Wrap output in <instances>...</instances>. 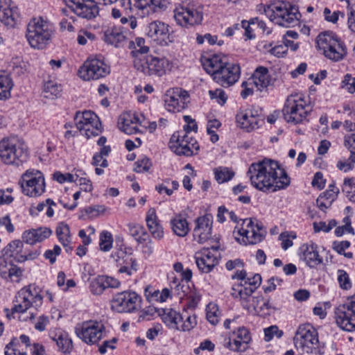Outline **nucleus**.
<instances>
[{
	"mask_svg": "<svg viewBox=\"0 0 355 355\" xmlns=\"http://www.w3.org/2000/svg\"><path fill=\"white\" fill-rule=\"evenodd\" d=\"M248 175L253 187L263 192H275L290 184V178L284 169L270 159L251 164Z\"/></svg>",
	"mask_w": 355,
	"mask_h": 355,
	"instance_id": "1",
	"label": "nucleus"
},
{
	"mask_svg": "<svg viewBox=\"0 0 355 355\" xmlns=\"http://www.w3.org/2000/svg\"><path fill=\"white\" fill-rule=\"evenodd\" d=\"M201 62L207 73L211 75L216 83L224 87L233 85L240 77L239 65L228 62L225 56L214 54L203 57Z\"/></svg>",
	"mask_w": 355,
	"mask_h": 355,
	"instance_id": "2",
	"label": "nucleus"
},
{
	"mask_svg": "<svg viewBox=\"0 0 355 355\" xmlns=\"http://www.w3.org/2000/svg\"><path fill=\"white\" fill-rule=\"evenodd\" d=\"M270 20L279 26L289 28L299 24L301 14L298 7L289 1H277L264 9Z\"/></svg>",
	"mask_w": 355,
	"mask_h": 355,
	"instance_id": "3",
	"label": "nucleus"
},
{
	"mask_svg": "<svg viewBox=\"0 0 355 355\" xmlns=\"http://www.w3.org/2000/svg\"><path fill=\"white\" fill-rule=\"evenodd\" d=\"M318 49L322 51L323 55L328 59L338 62L347 55L346 46L333 32L326 31L320 33L316 39Z\"/></svg>",
	"mask_w": 355,
	"mask_h": 355,
	"instance_id": "4",
	"label": "nucleus"
},
{
	"mask_svg": "<svg viewBox=\"0 0 355 355\" xmlns=\"http://www.w3.org/2000/svg\"><path fill=\"white\" fill-rule=\"evenodd\" d=\"M27 158V148L24 142L15 138L0 141V159L4 164L19 166Z\"/></svg>",
	"mask_w": 355,
	"mask_h": 355,
	"instance_id": "5",
	"label": "nucleus"
},
{
	"mask_svg": "<svg viewBox=\"0 0 355 355\" xmlns=\"http://www.w3.org/2000/svg\"><path fill=\"white\" fill-rule=\"evenodd\" d=\"M22 193L29 197L40 196L45 191V180L42 173L31 168L22 174L19 181Z\"/></svg>",
	"mask_w": 355,
	"mask_h": 355,
	"instance_id": "6",
	"label": "nucleus"
},
{
	"mask_svg": "<svg viewBox=\"0 0 355 355\" xmlns=\"http://www.w3.org/2000/svg\"><path fill=\"white\" fill-rule=\"evenodd\" d=\"M43 297L35 285L30 284L19 291L15 296V304L12 313H24L31 306L35 309L42 304Z\"/></svg>",
	"mask_w": 355,
	"mask_h": 355,
	"instance_id": "7",
	"label": "nucleus"
},
{
	"mask_svg": "<svg viewBox=\"0 0 355 355\" xmlns=\"http://www.w3.org/2000/svg\"><path fill=\"white\" fill-rule=\"evenodd\" d=\"M51 33L46 21L33 19L28 25L26 37L32 47L43 49L50 41Z\"/></svg>",
	"mask_w": 355,
	"mask_h": 355,
	"instance_id": "8",
	"label": "nucleus"
},
{
	"mask_svg": "<svg viewBox=\"0 0 355 355\" xmlns=\"http://www.w3.org/2000/svg\"><path fill=\"white\" fill-rule=\"evenodd\" d=\"M135 68L146 76L156 75L159 77L164 75L171 69V62L166 58H157L149 55L146 58H137L133 60Z\"/></svg>",
	"mask_w": 355,
	"mask_h": 355,
	"instance_id": "9",
	"label": "nucleus"
},
{
	"mask_svg": "<svg viewBox=\"0 0 355 355\" xmlns=\"http://www.w3.org/2000/svg\"><path fill=\"white\" fill-rule=\"evenodd\" d=\"M334 313L336 324L340 328L347 331H355V294L337 306Z\"/></svg>",
	"mask_w": 355,
	"mask_h": 355,
	"instance_id": "10",
	"label": "nucleus"
},
{
	"mask_svg": "<svg viewBox=\"0 0 355 355\" xmlns=\"http://www.w3.org/2000/svg\"><path fill=\"white\" fill-rule=\"evenodd\" d=\"M141 297L133 291H125L114 295L111 306L118 313H132L141 309Z\"/></svg>",
	"mask_w": 355,
	"mask_h": 355,
	"instance_id": "11",
	"label": "nucleus"
},
{
	"mask_svg": "<svg viewBox=\"0 0 355 355\" xmlns=\"http://www.w3.org/2000/svg\"><path fill=\"white\" fill-rule=\"evenodd\" d=\"M74 121L77 128L88 139L98 135L102 131L100 119L93 112H77Z\"/></svg>",
	"mask_w": 355,
	"mask_h": 355,
	"instance_id": "12",
	"label": "nucleus"
},
{
	"mask_svg": "<svg viewBox=\"0 0 355 355\" xmlns=\"http://www.w3.org/2000/svg\"><path fill=\"white\" fill-rule=\"evenodd\" d=\"M203 15L200 8L193 4L180 6L174 10V19L177 24L183 27L198 25L202 21Z\"/></svg>",
	"mask_w": 355,
	"mask_h": 355,
	"instance_id": "13",
	"label": "nucleus"
},
{
	"mask_svg": "<svg viewBox=\"0 0 355 355\" xmlns=\"http://www.w3.org/2000/svg\"><path fill=\"white\" fill-rule=\"evenodd\" d=\"M110 73V67L98 58H88L78 70L80 78L84 80H98Z\"/></svg>",
	"mask_w": 355,
	"mask_h": 355,
	"instance_id": "14",
	"label": "nucleus"
},
{
	"mask_svg": "<svg viewBox=\"0 0 355 355\" xmlns=\"http://www.w3.org/2000/svg\"><path fill=\"white\" fill-rule=\"evenodd\" d=\"M295 346L306 353H311L312 349L318 343V332L309 324L300 325L293 338Z\"/></svg>",
	"mask_w": 355,
	"mask_h": 355,
	"instance_id": "15",
	"label": "nucleus"
},
{
	"mask_svg": "<svg viewBox=\"0 0 355 355\" xmlns=\"http://www.w3.org/2000/svg\"><path fill=\"white\" fill-rule=\"evenodd\" d=\"M105 327L101 322L89 320L76 329L77 336L88 345H96L103 338Z\"/></svg>",
	"mask_w": 355,
	"mask_h": 355,
	"instance_id": "16",
	"label": "nucleus"
},
{
	"mask_svg": "<svg viewBox=\"0 0 355 355\" xmlns=\"http://www.w3.org/2000/svg\"><path fill=\"white\" fill-rule=\"evenodd\" d=\"M219 248V244H216L204 248L196 254V263L200 272L209 273L219 263V254L217 252Z\"/></svg>",
	"mask_w": 355,
	"mask_h": 355,
	"instance_id": "17",
	"label": "nucleus"
},
{
	"mask_svg": "<svg viewBox=\"0 0 355 355\" xmlns=\"http://www.w3.org/2000/svg\"><path fill=\"white\" fill-rule=\"evenodd\" d=\"M236 231L240 236L245 237L249 244L252 245L261 242L266 233L261 223L254 224L252 219L249 218L243 220L242 227H236L234 232Z\"/></svg>",
	"mask_w": 355,
	"mask_h": 355,
	"instance_id": "18",
	"label": "nucleus"
},
{
	"mask_svg": "<svg viewBox=\"0 0 355 355\" xmlns=\"http://www.w3.org/2000/svg\"><path fill=\"white\" fill-rule=\"evenodd\" d=\"M284 119L288 123L297 124L302 122L307 116V111L302 99L295 100L289 98L286 100L282 110Z\"/></svg>",
	"mask_w": 355,
	"mask_h": 355,
	"instance_id": "19",
	"label": "nucleus"
},
{
	"mask_svg": "<svg viewBox=\"0 0 355 355\" xmlns=\"http://www.w3.org/2000/svg\"><path fill=\"white\" fill-rule=\"evenodd\" d=\"M170 143H175L171 147H175V153L179 155L191 156L196 154L200 148L198 142L188 135H181L178 131L173 134Z\"/></svg>",
	"mask_w": 355,
	"mask_h": 355,
	"instance_id": "20",
	"label": "nucleus"
},
{
	"mask_svg": "<svg viewBox=\"0 0 355 355\" xmlns=\"http://www.w3.org/2000/svg\"><path fill=\"white\" fill-rule=\"evenodd\" d=\"M67 5L78 17L87 19L95 18L99 12L96 0H64Z\"/></svg>",
	"mask_w": 355,
	"mask_h": 355,
	"instance_id": "21",
	"label": "nucleus"
},
{
	"mask_svg": "<svg viewBox=\"0 0 355 355\" xmlns=\"http://www.w3.org/2000/svg\"><path fill=\"white\" fill-rule=\"evenodd\" d=\"M262 121L259 112L254 109H246L236 114V122L241 128L246 129L248 131L258 128L259 122Z\"/></svg>",
	"mask_w": 355,
	"mask_h": 355,
	"instance_id": "22",
	"label": "nucleus"
},
{
	"mask_svg": "<svg viewBox=\"0 0 355 355\" xmlns=\"http://www.w3.org/2000/svg\"><path fill=\"white\" fill-rule=\"evenodd\" d=\"M212 222L207 216L198 217L196 220V227L193 236L195 241L204 243L211 236Z\"/></svg>",
	"mask_w": 355,
	"mask_h": 355,
	"instance_id": "23",
	"label": "nucleus"
},
{
	"mask_svg": "<svg viewBox=\"0 0 355 355\" xmlns=\"http://www.w3.org/2000/svg\"><path fill=\"white\" fill-rule=\"evenodd\" d=\"M49 336L53 340L58 350L63 354H69L73 349V343L67 332L60 328H55L49 331Z\"/></svg>",
	"mask_w": 355,
	"mask_h": 355,
	"instance_id": "24",
	"label": "nucleus"
},
{
	"mask_svg": "<svg viewBox=\"0 0 355 355\" xmlns=\"http://www.w3.org/2000/svg\"><path fill=\"white\" fill-rule=\"evenodd\" d=\"M318 247L313 243L303 244L300 250V257L306 264L312 268L322 263V258L319 255Z\"/></svg>",
	"mask_w": 355,
	"mask_h": 355,
	"instance_id": "25",
	"label": "nucleus"
},
{
	"mask_svg": "<svg viewBox=\"0 0 355 355\" xmlns=\"http://www.w3.org/2000/svg\"><path fill=\"white\" fill-rule=\"evenodd\" d=\"M189 95L186 91L177 90L172 94H168L165 98V105L170 112H180L187 105Z\"/></svg>",
	"mask_w": 355,
	"mask_h": 355,
	"instance_id": "26",
	"label": "nucleus"
},
{
	"mask_svg": "<svg viewBox=\"0 0 355 355\" xmlns=\"http://www.w3.org/2000/svg\"><path fill=\"white\" fill-rule=\"evenodd\" d=\"M249 80L250 84L253 85L258 91H263L272 84L269 71L264 67H257Z\"/></svg>",
	"mask_w": 355,
	"mask_h": 355,
	"instance_id": "27",
	"label": "nucleus"
},
{
	"mask_svg": "<svg viewBox=\"0 0 355 355\" xmlns=\"http://www.w3.org/2000/svg\"><path fill=\"white\" fill-rule=\"evenodd\" d=\"M51 234L52 231L49 227H40L25 231L22 234V239L28 244L34 245L49 238Z\"/></svg>",
	"mask_w": 355,
	"mask_h": 355,
	"instance_id": "28",
	"label": "nucleus"
},
{
	"mask_svg": "<svg viewBox=\"0 0 355 355\" xmlns=\"http://www.w3.org/2000/svg\"><path fill=\"white\" fill-rule=\"evenodd\" d=\"M146 225L155 239L161 240L164 237V229L158 219L155 209L150 208L146 217Z\"/></svg>",
	"mask_w": 355,
	"mask_h": 355,
	"instance_id": "29",
	"label": "nucleus"
},
{
	"mask_svg": "<svg viewBox=\"0 0 355 355\" xmlns=\"http://www.w3.org/2000/svg\"><path fill=\"white\" fill-rule=\"evenodd\" d=\"M146 33L154 40H162L164 42L169 34V26L161 21H153L148 25Z\"/></svg>",
	"mask_w": 355,
	"mask_h": 355,
	"instance_id": "30",
	"label": "nucleus"
},
{
	"mask_svg": "<svg viewBox=\"0 0 355 355\" xmlns=\"http://www.w3.org/2000/svg\"><path fill=\"white\" fill-rule=\"evenodd\" d=\"M339 189L335 186V184H329L328 189L321 193L316 200L318 207L324 211L330 207L332 202L337 198L339 193Z\"/></svg>",
	"mask_w": 355,
	"mask_h": 355,
	"instance_id": "31",
	"label": "nucleus"
},
{
	"mask_svg": "<svg viewBox=\"0 0 355 355\" xmlns=\"http://www.w3.org/2000/svg\"><path fill=\"white\" fill-rule=\"evenodd\" d=\"M103 40L108 44L113 45L115 47H120L123 46L126 37L120 28L114 27L107 28L104 32Z\"/></svg>",
	"mask_w": 355,
	"mask_h": 355,
	"instance_id": "32",
	"label": "nucleus"
},
{
	"mask_svg": "<svg viewBox=\"0 0 355 355\" xmlns=\"http://www.w3.org/2000/svg\"><path fill=\"white\" fill-rule=\"evenodd\" d=\"M126 227L127 232L138 243L142 244L150 240L149 234L142 225L136 223H129Z\"/></svg>",
	"mask_w": 355,
	"mask_h": 355,
	"instance_id": "33",
	"label": "nucleus"
},
{
	"mask_svg": "<svg viewBox=\"0 0 355 355\" xmlns=\"http://www.w3.org/2000/svg\"><path fill=\"white\" fill-rule=\"evenodd\" d=\"M17 17V12L10 7L7 0H0V20L5 25L13 27Z\"/></svg>",
	"mask_w": 355,
	"mask_h": 355,
	"instance_id": "34",
	"label": "nucleus"
},
{
	"mask_svg": "<svg viewBox=\"0 0 355 355\" xmlns=\"http://www.w3.org/2000/svg\"><path fill=\"white\" fill-rule=\"evenodd\" d=\"M162 321L169 328L179 330L180 324L184 319L183 314H180L173 309H165L162 316Z\"/></svg>",
	"mask_w": 355,
	"mask_h": 355,
	"instance_id": "35",
	"label": "nucleus"
},
{
	"mask_svg": "<svg viewBox=\"0 0 355 355\" xmlns=\"http://www.w3.org/2000/svg\"><path fill=\"white\" fill-rule=\"evenodd\" d=\"M170 223L174 234L180 237L185 236L189 231L187 219L180 214L172 218Z\"/></svg>",
	"mask_w": 355,
	"mask_h": 355,
	"instance_id": "36",
	"label": "nucleus"
},
{
	"mask_svg": "<svg viewBox=\"0 0 355 355\" xmlns=\"http://www.w3.org/2000/svg\"><path fill=\"white\" fill-rule=\"evenodd\" d=\"M146 41L142 37H137L135 41H131L129 43V48L132 49L131 54L134 60L137 58H146L148 55H145L149 51V47L145 45Z\"/></svg>",
	"mask_w": 355,
	"mask_h": 355,
	"instance_id": "37",
	"label": "nucleus"
},
{
	"mask_svg": "<svg viewBox=\"0 0 355 355\" xmlns=\"http://www.w3.org/2000/svg\"><path fill=\"white\" fill-rule=\"evenodd\" d=\"M252 293V290L248 289L247 286H245L243 283H241L232 286L231 295L234 298L239 299L242 306H247L246 299L251 297Z\"/></svg>",
	"mask_w": 355,
	"mask_h": 355,
	"instance_id": "38",
	"label": "nucleus"
},
{
	"mask_svg": "<svg viewBox=\"0 0 355 355\" xmlns=\"http://www.w3.org/2000/svg\"><path fill=\"white\" fill-rule=\"evenodd\" d=\"M13 83L10 76L5 71H0V100L8 98Z\"/></svg>",
	"mask_w": 355,
	"mask_h": 355,
	"instance_id": "39",
	"label": "nucleus"
},
{
	"mask_svg": "<svg viewBox=\"0 0 355 355\" xmlns=\"http://www.w3.org/2000/svg\"><path fill=\"white\" fill-rule=\"evenodd\" d=\"M55 233L58 241L62 246L66 248L69 247L71 243V234L69 225L63 222L58 223Z\"/></svg>",
	"mask_w": 355,
	"mask_h": 355,
	"instance_id": "40",
	"label": "nucleus"
},
{
	"mask_svg": "<svg viewBox=\"0 0 355 355\" xmlns=\"http://www.w3.org/2000/svg\"><path fill=\"white\" fill-rule=\"evenodd\" d=\"M170 287L173 294L178 295L180 299L187 297L191 290L189 284L180 282L177 278L171 282Z\"/></svg>",
	"mask_w": 355,
	"mask_h": 355,
	"instance_id": "41",
	"label": "nucleus"
},
{
	"mask_svg": "<svg viewBox=\"0 0 355 355\" xmlns=\"http://www.w3.org/2000/svg\"><path fill=\"white\" fill-rule=\"evenodd\" d=\"M215 179L218 184H222L231 180L235 173L230 168L219 166L214 170Z\"/></svg>",
	"mask_w": 355,
	"mask_h": 355,
	"instance_id": "42",
	"label": "nucleus"
},
{
	"mask_svg": "<svg viewBox=\"0 0 355 355\" xmlns=\"http://www.w3.org/2000/svg\"><path fill=\"white\" fill-rule=\"evenodd\" d=\"M236 335L235 340L240 343V348L245 351L247 348V345L251 340V335L249 330L245 327H240L236 331H234Z\"/></svg>",
	"mask_w": 355,
	"mask_h": 355,
	"instance_id": "43",
	"label": "nucleus"
},
{
	"mask_svg": "<svg viewBox=\"0 0 355 355\" xmlns=\"http://www.w3.org/2000/svg\"><path fill=\"white\" fill-rule=\"evenodd\" d=\"M250 297H251L246 299L247 306L242 307L247 310L249 313H252L254 311L257 313H259L263 311V308H261V303L263 300V297L261 295L253 297L252 300Z\"/></svg>",
	"mask_w": 355,
	"mask_h": 355,
	"instance_id": "44",
	"label": "nucleus"
},
{
	"mask_svg": "<svg viewBox=\"0 0 355 355\" xmlns=\"http://www.w3.org/2000/svg\"><path fill=\"white\" fill-rule=\"evenodd\" d=\"M106 289L103 275H98L89 283V290L93 295H99Z\"/></svg>",
	"mask_w": 355,
	"mask_h": 355,
	"instance_id": "45",
	"label": "nucleus"
},
{
	"mask_svg": "<svg viewBox=\"0 0 355 355\" xmlns=\"http://www.w3.org/2000/svg\"><path fill=\"white\" fill-rule=\"evenodd\" d=\"M19 341L12 339L5 348V355H26V352L21 349Z\"/></svg>",
	"mask_w": 355,
	"mask_h": 355,
	"instance_id": "46",
	"label": "nucleus"
},
{
	"mask_svg": "<svg viewBox=\"0 0 355 355\" xmlns=\"http://www.w3.org/2000/svg\"><path fill=\"white\" fill-rule=\"evenodd\" d=\"M99 246L102 251L107 252L112 247L113 238L110 232L103 231L100 234Z\"/></svg>",
	"mask_w": 355,
	"mask_h": 355,
	"instance_id": "47",
	"label": "nucleus"
},
{
	"mask_svg": "<svg viewBox=\"0 0 355 355\" xmlns=\"http://www.w3.org/2000/svg\"><path fill=\"white\" fill-rule=\"evenodd\" d=\"M207 319L213 325L216 324L219 321L218 308L215 304H209L206 309Z\"/></svg>",
	"mask_w": 355,
	"mask_h": 355,
	"instance_id": "48",
	"label": "nucleus"
},
{
	"mask_svg": "<svg viewBox=\"0 0 355 355\" xmlns=\"http://www.w3.org/2000/svg\"><path fill=\"white\" fill-rule=\"evenodd\" d=\"M23 248V243L19 240H14L8 243L3 250L5 256L13 257L14 254Z\"/></svg>",
	"mask_w": 355,
	"mask_h": 355,
	"instance_id": "49",
	"label": "nucleus"
},
{
	"mask_svg": "<svg viewBox=\"0 0 355 355\" xmlns=\"http://www.w3.org/2000/svg\"><path fill=\"white\" fill-rule=\"evenodd\" d=\"M96 40L95 34L90 31L81 29L78 33L77 42L80 45H85L87 42H92Z\"/></svg>",
	"mask_w": 355,
	"mask_h": 355,
	"instance_id": "50",
	"label": "nucleus"
},
{
	"mask_svg": "<svg viewBox=\"0 0 355 355\" xmlns=\"http://www.w3.org/2000/svg\"><path fill=\"white\" fill-rule=\"evenodd\" d=\"M261 284V277L259 274L248 276L245 282L243 283L248 289L253 291V293L260 286Z\"/></svg>",
	"mask_w": 355,
	"mask_h": 355,
	"instance_id": "51",
	"label": "nucleus"
},
{
	"mask_svg": "<svg viewBox=\"0 0 355 355\" xmlns=\"http://www.w3.org/2000/svg\"><path fill=\"white\" fill-rule=\"evenodd\" d=\"M183 316H184V319L180 324L179 330L186 331H190L193 328H194V327L197 324L196 315H187L183 314Z\"/></svg>",
	"mask_w": 355,
	"mask_h": 355,
	"instance_id": "52",
	"label": "nucleus"
},
{
	"mask_svg": "<svg viewBox=\"0 0 355 355\" xmlns=\"http://www.w3.org/2000/svg\"><path fill=\"white\" fill-rule=\"evenodd\" d=\"M336 225L337 222L334 219L330 220L328 223L320 221L318 223L314 222L313 224L315 232H319L320 231L329 232L333 227H336Z\"/></svg>",
	"mask_w": 355,
	"mask_h": 355,
	"instance_id": "53",
	"label": "nucleus"
},
{
	"mask_svg": "<svg viewBox=\"0 0 355 355\" xmlns=\"http://www.w3.org/2000/svg\"><path fill=\"white\" fill-rule=\"evenodd\" d=\"M220 125V122L216 119L209 120L208 121L207 126V134L210 135V140L213 143L216 142L218 140L219 137L216 133L215 130H212V128H218Z\"/></svg>",
	"mask_w": 355,
	"mask_h": 355,
	"instance_id": "54",
	"label": "nucleus"
},
{
	"mask_svg": "<svg viewBox=\"0 0 355 355\" xmlns=\"http://www.w3.org/2000/svg\"><path fill=\"white\" fill-rule=\"evenodd\" d=\"M338 281L341 288L348 290L352 286L348 274L344 270H338Z\"/></svg>",
	"mask_w": 355,
	"mask_h": 355,
	"instance_id": "55",
	"label": "nucleus"
},
{
	"mask_svg": "<svg viewBox=\"0 0 355 355\" xmlns=\"http://www.w3.org/2000/svg\"><path fill=\"white\" fill-rule=\"evenodd\" d=\"M341 190L347 197L352 194L355 191V178H345Z\"/></svg>",
	"mask_w": 355,
	"mask_h": 355,
	"instance_id": "56",
	"label": "nucleus"
},
{
	"mask_svg": "<svg viewBox=\"0 0 355 355\" xmlns=\"http://www.w3.org/2000/svg\"><path fill=\"white\" fill-rule=\"evenodd\" d=\"M151 166V162L150 159L145 157L141 159H138L135 163V168L134 171L137 173H143L148 171Z\"/></svg>",
	"mask_w": 355,
	"mask_h": 355,
	"instance_id": "57",
	"label": "nucleus"
},
{
	"mask_svg": "<svg viewBox=\"0 0 355 355\" xmlns=\"http://www.w3.org/2000/svg\"><path fill=\"white\" fill-rule=\"evenodd\" d=\"M342 88L346 89L348 92L353 94L355 92V77L351 74H346L341 83Z\"/></svg>",
	"mask_w": 355,
	"mask_h": 355,
	"instance_id": "58",
	"label": "nucleus"
},
{
	"mask_svg": "<svg viewBox=\"0 0 355 355\" xmlns=\"http://www.w3.org/2000/svg\"><path fill=\"white\" fill-rule=\"evenodd\" d=\"M53 176L54 180H55L56 181H58L59 183H61V184L64 183L65 182H77V180L78 178V175H76V178H75V176L71 173L63 174L60 171L55 172L53 173Z\"/></svg>",
	"mask_w": 355,
	"mask_h": 355,
	"instance_id": "59",
	"label": "nucleus"
},
{
	"mask_svg": "<svg viewBox=\"0 0 355 355\" xmlns=\"http://www.w3.org/2000/svg\"><path fill=\"white\" fill-rule=\"evenodd\" d=\"M209 94L210 98L211 99H216V102L220 105H224L227 101L226 94L222 89L209 90Z\"/></svg>",
	"mask_w": 355,
	"mask_h": 355,
	"instance_id": "60",
	"label": "nucleus"
},
{
	"mask_svg": "<svg viewBox=\"0 0 355 355\" xmlns=\"http://www.w3.org/2000/svg\"><path fill=\"white\" fill-rule=\"evenodd\" d=\"M184 120L187 124L184 125L183 131H179L181 135H188L191 131L197 132L198 125L194 119L190 116H184Z\"/></svg>",
	"mask_w": 355,
	"mask_h": 355,
	"instance_id": "61",
	"label": "nucleus"
},
{
	"mask_svg": "<svg viewBox=\"0 0 355 355\" xmlns=\"http://www.w3.org/2000/svg\"><path fill=\"white\" fill-rule=\"evenodd\" d=\"M355 163V155L351 154L347 160L338 161L337 163V167L345 172L352 170Z\"/></svg>",
	"mask_w": 355,
	"mask_h": 355,
	"instance_id": "62",
	"label": "nucleus"
},
{
	"mask_svg": "<svg viewBox=\"0 0 355 355\" xmlns=\"http://www.w3.org/2000/svg\"><path fill=\"white\" fill-rule=\"evenodd\" d=\"M275 335L277 338H281L283 335V331H279L277 326H271L264 329V340L268 342L272 340Z\"/></svg>",
	"mask_w": 355,
	"mask_h": 355,
	"instance_id": "63",
	"label": "nucleus"
},
{
	"mask_svg": "<svg viewBox=\"0 0 355 355\" xmlns=\"http://www.w3.org/2000/svg\"><path fill=\"white\" fill-rule=\"evenodd\" d=\"M324 17L326 21L331 22L333 24H336L338 20L339 15H340L342 17H344V13L340 11H335L331 12L329 8H325L324 9Z\"/></svg>",
	"mask_w": 355,
	"mask_h": 355,
	"instance_id": "64",
	"label": "nucleus"
}]
</instances>
